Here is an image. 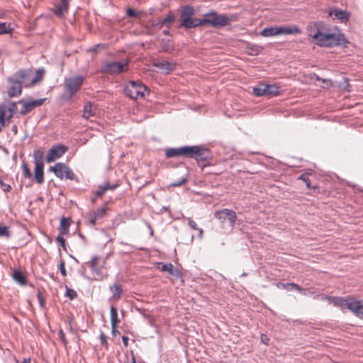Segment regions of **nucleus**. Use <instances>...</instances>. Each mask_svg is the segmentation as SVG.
Segmentation results:
<instances>
[{"instance_id": "f257e3e1", "label": "nucleus", "mask_w": 363, "mask_h": 363, "mask_svg": "<svg viewBox=\"0 0 363 363\" xmlns=\"http://www.w3.org/2000/svg\"><path fill=\"white\" fill-rule=\"evenodd\" d=\"M307 31L308 36L315 40L317 45L320 47L346 48L350 43L345 35L337 26H334L330 32H323L320 31L315 24H311L307 26Z\"/></svg>"}, {"instance_id": "f03ea898", "label": "nucleus", "mask_w": 363, "mask_h": 363, "mask_svg": "<svg viewBox=\"0 0 363 363\" xmlns=\"http://www.w3.org/2000/svg\"><path fill=\"white\" fill-rule=\"evenodd\" d=\"M44 72V69H38L33 77V71L32 69H21L15 72L11 77L15 80L18 81L22 86L31 87L42 80Z\"/></svg>"}, {"instance_id": "7ed1b4c3", "label": "nucleus", "mask_w": 363, "mask_h": 363, "mask_svg": "<svg viewBox=\"0 0 363 363\" xmlns=\"http://www.w3.org/2000/svg\"><path fill=\"white\" fill-rule=\"evenodd\" d=\"M84 81V77L79 74L65 77L64 79V91L61 99L66 101H71L80 89Z\"/></svg>"}, {"instance_id": "20e7f679", "label": "nucleus", "mask_w": 363, "mask_h": 363, "mask_svg": "<svg viewBox=\"0 0 363 363\" xmlns=\"http://www.w3.org/2000/svg\"><path fill=\"white\" fill-rule=\"evenodd\" d=\"M211 157L209 149L201 145H189L188 158L194 159L202 169L208 164L201 162H208Z\"/></svg>"}, {"instance_id": "39448f33", "label": "nucleus", "mask_w": 363, "mask_h": 363, "mask_svg": "<svg viewBox=\"0 0 363 363\" xmlns=\"http://www.w3.org/2000/svg\"><path fill=\"white\" fill-rule=\"evenodd\" d=\"M125 94L130 99L137 100L145 99L148 93L147 87L140 81H130L125 85Z\"/></svg>"}, {"instance_id": "423d86ee", "label": "nucleus", "mask_w": 363, "mask_h": 363, "mask_svg": "<svg viewBox=\"0 0 363 363\" xmlns=\"http://www.w3.org/2000/svg\"><path fill=\"white\" fill-rule=\"evenodd\" d=\"M194 9L191 6H183L180 11L181 23L179 27L185 28H192L201 26V19H194L192 18Z\"/></svg>"}, {"instance_id": "0eeeda50", "label": "nucleus", "mask_w": 363, "mask_h": 363, "mask_svg": "<svg viewBox=\"0 0 363 363\" xmlns=\"http://www.w3.org/2000/svg\"><path fill=\"white\" fill-rule=\"evenodd\" d=\"M230 19L226 15L218 14L216 11H210L205 14V17L201 19V25H210L213 27H223L227 26Z\"/></svg>"}, {"instance_id": "6e6552de", "label": "nucleus", "mask_w": 363, "mask_h": 363, "mask_svg": "<svg viewBox=\"0 0 363 363\" xmlns=\"http://www.w3.org/2000/svg\"><path fill=\"white\" fill-rule=\"evenodd\" d=\"M49 171L53 172L55 175L60 179H67L78 181L77 176L72 169L64 163H56L54 166L50 167Z\"/></svg>"}, {"instance_id": "1a4fd4ad", "label": "nucleus", "mask_w": 363, "mask_h": 363, "mask_svg": "<svg viewBox=\"0 0 363 363\" xmlns=\"http://www.w3.org/2000/svg\"><path fill=\"white\" fill-rule=\"evenodd\" d=\"M300 29L294 26L292 28L289 27H267L264 28L261 31V35L264 37H272L278 35H294L300 33Z\"/></svg>"}, {"instance_id": "9d476101", "label": "nucleus", "mask_w": 363, "mask_h": 363, "mask_svg": "<svg viewBox=\"0 0 363 363\" xmlns=\"http://www.w3.org/2000/svg\"><path fill=\"white\" fill-rule=\"evenodd\" d=\"M106 263L104 259L101 264H99V257L98 256H93L89 262V268L92 274L94 275L96 280H102L107 277V274L104 272V265Z\"/></svg>"}, {"instance_id": "9b49d317", "label": "nucleus", "mask_w": 363, "mask_h": 363, "mask_svg": "<svg viewBox=\"0 0 363 363\" xmlns=\"http://www.w3.org/2000/svg\"><path fill=\"white\" fill-rule=\"evenodd\" d=\"M128 68V62L125 60L110 62L105 64L101 71L112 74H118Z\"/></svg>"}, {"instance_id": "f8f14e48", "label": "nucleus", "mask_w": 363, "mask_h": 363, "mask_svg": "<svg viewBox=\"0 0 363 363\" xmlns=\"http://www.w3.org/2000/svg\"><path fill=\"white\" fill-rule=\"evenodd\" d=\"M214 217L221 223H224L225 220H228L231 228L235 225L237 220L235 212L228 208L217 211L214 214Z\"/></svg>"}, {"instance_id": "ddd939ff", "label": "nucleus", "mask_w": 363, "mask_h": 363, "mask_svg": "<svg viewBox=\"0 0 363 363\" xmlns=\"http://www.w3.org/2000/svg\"><path fill=\"white\" fill-rule=\"evenodd\" d=\"M45 101V99H39L35 100H19L18 103L22 104V108L20 111V113L23 116L26 115L32 110H33L35 107L42 106Z\"/></svg>"}, {"instance_id": "4468645a", "label": "nucleus", "mask_w": 363, "mask_h": 363, "mask_svg": "<svg viewBox=\"0 0 363 363\" xmlns=\"http://www.w3.org/2000/svg\"><path fill=\"white\" fill-rule=\"evenodd\" d=\"M68 150V147L62 144H57L53 145L48 152L46 157L48 162H52L56 159L62 157L65 152Z\"/></svg>"}, {"instance_id": "2eb2a0df", "label": "nucleus", "mask_w": 363, "mask_h": 363, "mask_svg": "<svg viewBox=\"0 0 363 363\" xmlns=\"http://www.w3.org/2000/svg\"><path fill=\"white\" fill-rule=\"evenodd\" d=\"M8 89L7 93L10 98L19 96L22 94L23 86L18 81L15 80L12 77L7 79Z\"/></svg>"}, {"instance_id": "dca6fc26", "label": "nucleus", "mask_w": 363, "mask_h": 363, "mask_svg": "<svg viewBox=\"0 0 363 363\" xmlns=\"http://www.w3.org/2000/svg\"><path fill=\"white\" fill-rule=\"evenodd\" d=\"M189 145L179 147H170L165 150V157L172 158L177 157H184L188 158Z\"/></svg>"}, {"instance_id": "f3484780", "label": "nucleus", "mask_w": 363, "mask_h": 363, "mask_svg": "<svg viewBox=\"0 0 363 363\" xmlns=\"http://www.w3.org/2000/svg\"><path fill=\"white\" fill-rule=\"evenodd\" d=\"M348 309L357 317L363 318V303L360 300L352 298L348 303Z\"/></svg>"}, {"instance_id": "a211bd4d", "label": "nucleus", "mask_w": 363, "mask_h": 363, "mask_svg": "<svg viewBox=\"0 0 363 363\" xmlns=\"http://www.w3.org/2000/svg\"><path fill=\"white\" fill-rule=\"evenodd\" d=\"M328 15L330 16H334V18L339 20L341 23L347 22L350 18L349 12L338 8H333L330 9L328 11Z\"/></svg>"}, {"instance_id": "6ab92c4d", "label": "nucleus", "mask_w": 363, "mask_h": 363, "mask_svg": "<svg viewBox=\"0 0 363 363\" xmlns=\"http://www.w3.org/2000/svg\"><path fill=\"white\" fill-rule=\"evenodd\" d=\"M352 298V297L351 296H347L345 298L325 296L326 299L330 300L334 306L340 308L342 310L345 308L348 309V303H350Z\"/></svg>"}, {"instance_id": "aec40b11", "label": "nucleus", "mask_w": 363, "mask_h": 363, "mask_svg": "<svg viewBox=\"0 0 363 363\" xmlns=\"http://www.w3.org/2000/svg\"><path fill=\"white\" fill-rule=\"evenodd\" d=\"M276 286L279 289H286L287 291L296 290L302 294H306V290L303 288L301 287L300 286H298V284H294V283L278 282V283H277Z\"/></svg>"}, {"instance_id": "412c9836", "label": "nucleus", "mask_w": 363, "mask_h": 363, "mask_svg": "<svg viewBox=\"0 0 363 363\" xmlns=\"http://www.w3.org/2000/svg\"><path fill=\"white\" fill-rule=\"evenodd\" d=\"M96 105L92 102L86 103L83 109V118L89 120L96 114Z\"/></svg>"}, {"instance_id": "4be33fe9", "label": "nucleus", "mask_w": 363, "mask_h": 363, "mask_svg": "<svg viewBox=\"0 0 363 363\" xmlns=\"http://www.w3.org/2000/svg\"><path fill=\"white\" fill-rule=\"evenodd\" d=\"M109 289L112 293L111 299L118 300L121 298L123 294V289L121 284L115 283L110 286Z\"/></svg>"}, {"instance_id": "5701e85b", "label": "nucleus", "mask_w": 363, "mask_h": 363, "mask_svg": "<svg viewBox=\"0 0 363 363\" xmlns=\"http://www.w3.org/2000/svg\"><path fill=\"white\" fill-rule=\"evenodd\" d=\"M70 0H61L60 3L55 6V13L58 16H62L69 8Z\"/></svg>"}, {"instance_id": "b1692460", "label": "nucleus", "mask_w": 363, "mask_h": 363, "mask_svg": "<svg viewBox=\"0 0 363 363\" xmlns=\"http://www.w3.org/2000/svg\"><path fill=\"white\" fill-rule=\"evenodd\" d=\"M18 102L10 101L7 106H4L6 111V119L7 121H9L13 116V115L17 112Z\"/></svg>"}, {"instance_id": "393cba45", "label": "nucleus", "mask_w": 363, "mask_h": 363, "mask_svg": "<svg viewBox=\"0 0 363 363\" xmlns=\"http://www.w3.org/2000/svg\"><path fill=\"white\" fill-rule=\"evenodd\" d=\"M266 94L265 96H278L280 94V87L277 84H264Z\"/></svg>"}, {"instance_id": "a878e982", "label": "nucleus", "mask_w": 363, "mask_h": 363, "mask_svg": "<svg viewBox=\"0 0 363 363\" xmlns=\"http://www.w3.org/2000/svg\"><path fill=\"white\" fill-rule=\"evenodd\" d=\"M44 165H35V179L38 184H41L44 182Z\"/></svg>"}, {"instance_id": "bb28decb", "label": "nucleus", "mask_w": 363, "mask_h": 363, "mask_svg": "<svg viewBox=\"0 0 363 363\" xmlns=\"http://www.w3.org/2000/svg\"><path fill=\"white\" fill-rule=\"evenodd\" d=\"M44 150L42 148H39L38 150H34L33 152V162L35 165L40 164L44 165L43 158H44Z\"/></svg>"}, {"instance_id": "cd10ccee", "label": "nucleus", "mask_w": 363, "mask_h": 363, "mask_svg": "<svg viewBox=\"0 0 363 363\" xmlns=\"http://www.w3.org/2000/svg\"><path fill=\"white\" fill-rule=\"evenodd\" d=\"M157 66L159 69L164 71V72L169 73L175 69L176 64L169 61H164L160 62Z\"/></svg>"}, {"instance_id": "c85d7f7f", "label": "nucleus", "mask_w": 363, "mask_h": 363, "mask_svg": "<svg viewBox=\"0 0 363 363\" xmlns=\"http://www.w3.org/2000/svg\"><path fill=\"white\" fill-rule=\"evenodd\" d=\"M71 224V219L69 218H62L60 220V231L61 234H67L69 228Z\"/></svg>"}, {"instance_id": "c756f323", "label": "nucleus", "mask_w": 363, "mask_h": 363, "mask_svg": "<svg viewBox=\"0 0 363 363\" xmlns=\"http://www.w3.org/2000/svg\"><path fill=\"white\" fill-rule=\"evenodd\" d=\"M163 26H164L163 23H162L161 19H159L156 21H152L151 23L150 27L147 29V32L149 34L153 35L156 30H160Z\"/></svg>"}, {"instance_id": "7c9ffc66", "label": "nucleus", "mask_w": 363, "mask_h": 363, "mask_svg": "<svg viewBox=\"0 0 363 363\" xmlns=\"http://www.w3.org/2000/svg\"><path fill=\"white\" fill-rule=\"evenodd\" d=\"M13 279L18 283L24 285L26 283V279L23 273L19 270H14L13 272Z\"/></svg>"}, {"instance_id": "2f4dec72", "label": "nucleus", "mask_w": 363, "mask_h": 363, "mask_svg": "<svg viewBox=\"0 0 363 363\" xmlns=\"http://www.w3.org/2000/svg\"><path fill=\"white\" fill-rule=\"evenodd\" d=\"M162 23L167 28H170L172 23L174 21V16L171 13H168L164 18L161 19Z\"/></svg>"}, {"instance_id": "473e14b6", "label": "nucleus", "mask_w": 363, "mask_h": 363, "mask_svg": "<svg viewBox=\"0 0 363 363\" xmlns=\"http://www.w3.org/2000/svg\"><path fill=\"white\" fill-rule=\"evenodd\" d=\"M188 224L191 229L198 230V232H199L198 236L200 238H201L203 236V230L201 228H199L197 227V224L196 223V222L194 220H193L191 218H188Z\"/></svg>"}, {"instance_id": "72a5a7b5", "label": "nucleus", "mask_w": 363, "mask_h": 363, "mask_svg": "<svg viewBox=\"0 0 363 363\" xmlns=\"http://www.w3.org/2000/svg\"><path fill=\"white\" fill-rule=\"evenodd\" d=\"M107 210L108 207L106 206V205H104V206L99 208L97 210L94 211L92 214H94L96 216V218L99 219L104 216Z\"/></svg>"}, {"instance_id": "f704fd0d", "label": "nucleus", "mask_w": 363, "mask_h": 363, "mask_svg": "<svg viewBox=\"0 0 363 363\" xmlns=\"http://www.w3.org/2000/svg\"><path fill=\"white\" fill-rule=\"evenodd\" d=\"M253 94L257 96H265L266 91L264 84L253 88Z\"/></svg>"}, {"instance_id": "c9c22d12", "label": "nucleus", "mask_w": 363, "mask_h": 363, "mask_svg": "<svg viewBox=\"0 0 363 363\" xmlns=\"http://www.w3.org/2000/svg\"><path fill=\"white\" fill-rule=\"evenodd\" d=\"M6 121H7L6 111L4 106H0V125L1 128L5 125Z\"/></svg>"}, {"instance_id": "e433bc0d", "label": "nucleus", "mask_w": 363, "mask_h": 363, "mask_svg": "<svg viewBox=\"0 0 363 363\" xmlns=\"http://www.w3.org/2000/svg\"><path fill=\"white\" fill-rule=\"evenodd\" d=\"M162 271L167 272L171 275H174V266L171 263L162 264Z\"/></svg>"}, {"instance_id": "4c0bfd02", "label": "nucleus", "mask_w": 363, "mask_h": 363, "mask_svg": "<svg viewBox=\"0 0 363 363\" xmlns=\"http://www.w3.org/2000/svg\"><path fill=\"white\" fill-rule=\"evenodd\" d=\"M106 48V44L99 43L97 45H94L92 48H91L89 50V51L97 53L99 51H101V50L105 49Z\"/></svg>"}, {"instance_id": "58836bf2", "label": "nucleus", "mask_w": 363, "mask_h": 363, "mask_svg": "<svg viewBox=\"0 0 363 363\" xmlns=\"http://www.w3.org/2000/svg\"><path fill=\"white\" fill-rule=\"evenodd\" d=\"M11 233L7 226H0V237L9 238Z\"/></svg>"}, {"instance_id": "ea45409f", "label": "nucleus", "mask_w": 363, "mask_h": 363, "mask_svg": "<svg viewBox=\"0 0 363 363\" xmlns=\"http://www.w3.org/2000/svg\"><path fill=\"white\" fill-rule=\"evenodd\" d=\"M9 25L6 23H0V35L10 33Z\"/></svg>"}, {"instance_id": "a19ab883", "label": "nucleus", "mask_w": 363, "mask_h": 363, "mask_svg": "<svg viewBox=\"0 0 363 363\" xmlns=\"http://www.w3.org/2000/svg\"><path fill=\"white\" fill-rule=\"evenodd\" d=\"M22 169L23 177L26 178H30L31 177V173L28 165L26 163L22 164Z\"/></svg>"}, {"instance_id": "79ce46f5", "label": "nucleus", "mask_w": 363, "mask_h": 363, "mask_svg": "<svg viewBox=\"0 0 363 363\" xmlns=\"http://www.w3.org/2000/svg\"><path fill=\"white\" fill-rule=\"evenodd\" d=\"M65 296L69 297L71 300L77 297V292L72 289L67 288Z\"/></svg>"}, {"instance_id": "37998d69", "label": "nucleus", "mask_w": 363, "mask_h": 363, "mask_svg": "<svg viewBox=\"0 0 363 363\" xmlns=\"http://www.w3.org/2000/svg\"><path fill=\"white\" fill-rule=\"evenodd\" d=\"M0 186L4 192H9L11 189V186L10 184H8L3 182V180L0 178Z\"/></svg>"}, {"instance_id": "c03bdc74", "label": "nucleus", "mask_w": 363, "mask_h": 363, "mask_svg": "<svg viewBox=\"0 0 363 363\" xmlns=\"http://www.w3.org/2000/svg\"><path fill=\"white\" fill-rule=\"evenodd\" d=\"M127 15L130 17H139L140 14L131 8L127 9Z\"/></svg>"}, {"instance_id": "a18cd8bd", "label": "nucleus", "mask_w": 363, "mask_h": 363, "mask_svg": "<svg viewBox=\"0 0 363 363\" xmlns=\"http://www.w3.org/2000/svg\"><path fill=\"white\" fill-rule=\"evenodd\" d=\"M299 179H302L306 184L307 187L308 188H312V189H314L315 186H311V183L309 182V179L307 177H306L304 174H302L299 177H298Z\"/></svg>"}, {"instance_id": "49530a36", "label": "nucleus", "mask_w": 363, "mask_h": 363, "mask_svg": "<svg viewBox=\"0 0 363 363\" xmlns=\"http://www.w3.org/2000/svg\"><path fill=\"white\" fill-rule=\"evenodd\" d=\"M56 240L65 250V240L61 235L57 237Z\"/></svg>"}, {"instance_id": "de8ad7c7", "label": "nucleus", "mask_w": 363, "mask_h": 363, "mask_svg": "<svg viewBox=\"0 0 363 363\" xmlns=\"http://www.w3.org/2000/svg\"><path fill=\"white\" fill-rule=\"evenodd\" d=\"M118 186V184H113V185H111L109 183L106 182L105 183L103 186L104 188V189L106 191L107 190H113L115 189L117 186Z\"/></svg>"}, {"instance_id": "09e8293b", "label": "nucleus", "mask_w": 363, "mask_h": 363, "mask_svg": "<svg viewBox=\"0 0 363 363\" xmlns=\"http://www.w3.org/2000/svg\"><path fill=\"white\" fill-rule=\"evenodd\" d=\"M58 335H59V337L61 340V342L64 344V345H66L67 343V339L65 337V335L63 332L62 330H60L58 333Z\"/></svg>"}, {"instance_id": "8fccbe9b", "label": "nucleus", "mask_w": 363, "mask_h": 363, "mask_svg": "<svg viewBox=\"0 0 363 363\" xmlns=\"http://www.w3.org/2000/svg\"><path fill=\"white\" fill-rule=\"evenodd\" d=\"M106 190L103 186H99V189L96 191V196L99 198L101 197L105 193Z\"/></svg>"}, {"instance_id": "3c124183", "label": "nucleus", "mask_w": 363, "mask_h": 363, "mask_svg": "<svg viewBox=\"0 0 363 363\" xmlns=\"http://www.w3.org/2000/svg\"><path fill=\"white\" fill-rule=\"evenodd\" d=\"M60 271L61 274H62L63 277H65V276L67 275V272H66V269H65V262H60Z\"/></svg>"}, {"instance_id": "603ef678", "label": "nucleus", "mask_w": 363, "mask_h": 363, "mask_svg": "<svg viewBox=\"0 0 363 363\" xmlns=\"http://www.w3.org/2000/svg\"><path fill=\"white\" fill-rule=\"evenodd\" d=\"M117 310L114 306L111 307V319L117 318Z\"/></svg>"}, {"instance_id": "864d4df0", "label": "nucleus", "mask_w": 363, "mask_h": 363, "mask_svg": "<svg viewBox=\"0 0 363 363\" xmlns=\"http://www.w3.org/2000/svg\"><path fill=\"white\" fill-rule=\"evenodd\" d=\"M37 296H38V299L40 306L43 307L45 303V298H43V296H42L41 294H38Z\"/></svg>"}, {"instance_id": "5fc2aeb1", "label": "nucleus", "mask_w": 363, "mask_h": 363, "mask_svg": "<svg viewBox=\"0 0 363 363\" xmlns=\"http://www.w3.org/2000/svg\"><path fill=\"white\" fill-rule=\"evenodd\" d=\"M99 339H100L101 345H107L106 337L104 333H102V332L101 333Z\"/></svg>"}, {"instance_id": "6e6d98bb", "label": "nucleus", "mask_w": 363, "mask_h": 363, "mask_svg": "<svg viewBox=\"0 0 363 363\" xmlns=\"http://www.w3.org/2000/svg\"><path fill=\"white\" fill-rule=\"evenodd\" d=\"M98 220L97 218H96V216L92 214L90 219L89 220V223L91 225H96V220Z\"/></svg>"}, {"instance_id": "4d7b16f0", "label": "nucleus", "mask_w": 363, "mask_h": 363, "mask_svg": "<svg viewBox=\"0 0 363 363\" xmlns=\"http://www.w3.org/2000/svg\"><path fill=\"white\" fill-rule=\"evenodd\" d=\"M269 340V339L266 335H264V334L261 335V341L262 343H264L265 345H268Z\"/></svg>"}, {"instance_id": "13d9d810", "label": "nucleus", "mask_w": 363, "mask_h": 363, "mask_svg": "<svg viewBox=\"0 0 363 363\" xmlns=\"http://www.w3.org/2000/svg\"><path fill=\"white\" fill-rule=\"evenodd\" d=\"M343 84H344V85H342L343 89L346 90L347 91H350V90L348 89L349 82H348L347 79L344 78Z\"/></svg>"}, {"instance_id": "bf43d9fd", "label": "nucleus", "mask_w": 363, "mask_h": 363, "mask_svg": "<svg viewBox=\"0 0 363 363\" xmlns=\"http://www.w3.org/2000/svg\"><path fill=\"white\" fill-rule=\"evenodd\" d=\"M186 182V179L183 178L180 181H178L177 182L173 184L172 186H179V185L184 184Z\"/></svg>"}, {"instance_id": "052dcab7", "label": "nucleus", "mask_w": 363, "mask_h": 363, "mask_svg": "<svg viewBox=\"0 0 363 363\" xmlns=\"http://www.w3.org/2000/svg\"><path fill=\"white\" fill-rule=\"evenodd\" d=\"M122 341H123V344H124V345H125V346H128V341H129V339H128V337H126V336H123V337H122Z\"/></svg>"}, {"instance_id": "680f3d73", "label": "nucleus", "mask_w": 363, "mask_h": 363, "mask_svg": "<svg viewBox=\"0 0 363 363\" xmlns=\"http://www.w3.org/2000/svg\"><path fill=\"white\" fill-rule=\"evenodd\" d=\"M117 322H118V318L111 319V327L116 326Z\"/></svg>"}, {"instance_id": "e2e57ef3", "label": "nucleus", "mask_w": 363, "mask_h": 363, "mask_svg": "<svg viewBox=\"0 0 363 363\" xmlns=\"http://www.w3.org/2000/svg\"><path fill=\"white\" fill-rule=\"evenodd\" d=\"M12 132L14 133V135H16L18 133V127L17 125H14L11 128Z\"/></svg>"}, {"instance_id": "0e129e2a", "label": "nucleus", "mask_w": 363, "mask_h": 363, "mask_svg": "<svg viewBox=\"0 0 363 363\" xmlns=\"http://www.w3.org/2000/svg\"><path fill=\"white\" fill-rule=\"evenodd\" d=\"M147 226L148 227V228L150 230V235H153V230H152L151 225H150V223H147Z\"/></svg>"}, {"instance_id": "69168bd1", "label": "nucleus", "mask_w": 363, "mask_h": 363, "mask_svg": "<svg viewBox=\"0 0 363 363\" xmlns=\"http://www.w3.org/2000/svg\"><path fill=\"white\" fill-rule=\"evenodd\" d=\"M111 333L113 335V336H116V333H118V331L116 330V326L112 327Z\"/></svg>"}, {"instance_id": "338daca9", "label": "nucleus", "mask_w": 363, "mask_h": 363, "mask_svg": "<svg viewBox=\"0 0 363 363\" xmlns=\"http://www.w3.org/2000/svg\"><path fill=\"white\" fill-rule=\"evenodd\" d=\"M169 28H167V29L163 31L164 35H170V32H169Z\"/></svg>"}, {"instance_id": "774afa93", "label": "nucleus", "mask_w": 363, "mask_h": 363, "mask_svg": "<svg viewBox=\"0 0 363 363\" xmlns=\"http://www.w3.org/2000/svg\"><path fill=\"white\" fill-rule=\"evenodd\" d=\"M22 363H30V359H24Z\"/></svg>"}]
</instances>
